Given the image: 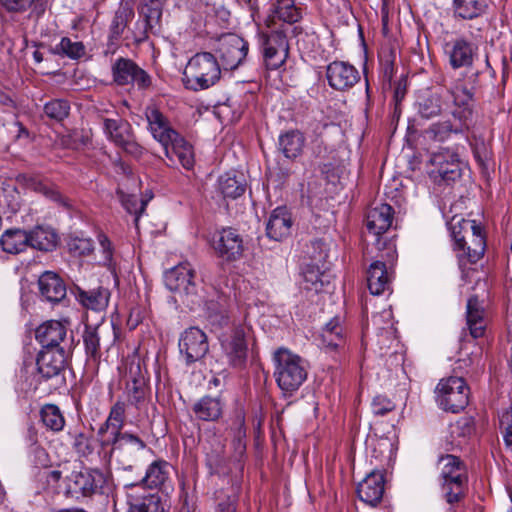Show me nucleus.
Segmentation results:
<instances>
[{
	"label": "nucleus",
	"instance_id": "obj_50",
	"mask_svg": "<svg viewBox=\"0 0 512 512\" xmlns=\"http://www.w3.org/2000/svg\"><path fill=\"white\" fill-rule=\"evenodd\" d=\"M323 273L318 264H309L303 270L304 289L320 292L323 287Z\"/></svg>",
	"mask_w": 512,
	"mask_h": 512
},
{
	"label": "nucleus",
	"instance_id": "obj_40",
	"mask_svg": "<svg viewBox=\"0 0 512 512\" xmlns=\"http://www.w3.org/2000/svg\"><path fill=\"white\" fill-rule=\"evenodd\" d=\"M418 114L425 119H431L442 114L444 100L441 94L427 92L418 96Z\"/></svg>",
	"mask_w": 512,
	"mask_h": 512
},
{
	"label": "nucleus",
	"instance_id": "obj_51",
	"mask_svg": "<svg viewBox=\"0 0 512 512\" xmlns=\"http://www.w3.org/2000/svg\"><path fill=\"white\" fill-rule=\"evenodd\" d=\"M43 111L49 119L60 122L69 115L70 105L66 100L54 99L44 105Z\"/></svg>",
	"mask_w": 512,
	"mask_h": 512
},
{
	"label": "nucleus",
	"instance_id": "obj_47",
	"mask_svg": "<svg viewBox=\"0 0 512 512\" xmlns=\"http://www.w3.org/2000/svg\"><path fill=\"white\" fill-rule=\"evenodd\" d=\"M53 55L78 60L85 56L86 48L81 41H72L69 37H63L60 42L50 48Z\"/></svg>",
	"mask_w": 512,
	"mask_h": 512
},
{
	"label": "nucleus",
	"instance_id": "obj_60",
	"mask_svg": "<svg viewBox=\"0 0 512 512\" xmlns=\"http://www.w3.org/2000/svg\"><path fill=\"white\" fill-rule=\"evenodd\" d=\"M99 246L102 252V261L104 265L110 264L113 258V246L109 238L104 233H99L97 236Z\"/></svg>",
	"mask_w": 512,
	"mask_h": 512
},
{
	"label": "nucleus",
	"instance_id": "obj_36",
	"mask_svg": "<svg viewBox=\"0 0 512 512\" xmlns=\"http://www.w3.org/2000/svg\"><path fill=\"white\" fill-rule=\"evenodd\" d=\"M305 145V137L299 130H288L278 138V149L287 159L299 157Z\"/></svg>",
	"mask_w": 512,
	"mask_h": 512
},
{
	"label": "nucleus",
	"instance_id": "obj_35",
	"mask_svg": "<svg viewBox=\"0 0 512 512\" xmlns=\"http://www.w3.org/2000/svg\"><path fill=\"white\" fill-rule=\"evenodd\" d=\"M170 470L171 465L167 461L163 459L155 460L147 467L140 484L151 489H159L169 481Z\"/></svg>",
	"mask_w": 512,
	"mask_h": 512
},
{
	"label": "nucleus",
	"instance_id": "obj_32",
	"mask_svg": "<svg viewBox=\"0 0 512 512\" xmlns=\"http://www.w3.org/2000/svg\"><path fill=\"white\" fill-rule=\"evenodd\" d=\"M485 311L476 296H471L467 301L466 320L470 335L473 338L482 337L486 329Z\"/></svg>",
	"mask_w": 512,
	"mask_h": 512
},
{
	"label": "nucleus",
	"instance_id": "obj_61",
	"mask_svg": "<svg viewBox=\"0 0 512 512\" xmlns=\"http://www.w3.org/2000/svg\"><path fill=\"white\" fill-rule=\"evenodd\" d=\"M237 424H238V431H237V435L233 441V445H234L236 451L239 453V455H243V453L246 449V444L243 440V438H245V436H246L244 417L239 416L237 418Z\"/></svg>",
	"mask_w": 512,
	"mask_h": 512
},
{
	"label": "nucleus",
	"instance_id": "obj_7",
	"mask_svg": "<svg viewBox=\"0 0 512 512\" xmlns=\"http://www.w3.org/2000/svg\"><path fill=\"white\" fill-rule=\"evenodd\" d=\"M439 406L448 412L458 413L469 403L470 389L462 377L442 378L435 389Z\"/></svg>",
	"mask_w": 512,
	"mask_h": 512
},
{
	"label": "nucleus",
	"instance_id": "obj_1",
	"mask_svg": "<svg viewBox=\"0 0 512 512\" xmlns=\"http://www.w3.org/2000/svg\"><path fill=\"white\" fill-rule=\"evenodd\" d=\"M126 419V403L116 401L110 408L108 417L100 425L97 439L101 448L110 456L116 455L122 464L132 468L137 453L146 448V443L137 435L123 432Z\"/></svg>",
	"mask_w": 512,
	"mask_h": 512
},
{
	"label": "nucleus",
	"instance_id": "obj_43",
	"mask_svg": "<svg viewBox=\"0 0 512 512\" xmlns=\"http://www.w3.org/2000/svg\"><path fill=\"white\" fill-rule=\"evenodd\" d=\"M218 189L224 197L236 199L244 194L246 182L243 175L225 173L219 177Z\"/></svg>",
	"mask_w": 512,
	"mask_h": 512
},
{
	"label": "nucleus",
	"instance_id": "obj_58",
	"mask_svg": "<svg viewBox=\"0 0 512 512\" xmlns=\"http://www.w3.org/2000/svg\"><path fill=\"white\" fill-rule=\"evenodd\" d=\"M500 428L503 431V438L508 447H512V407L502 413L500 417Z\"/></svg>",
	"mask_w": 512,
	"mask_h": 512
},
{
	"label": "nucleus",
	"instance_id": "obj_17",
	"mask_svg": "<svg viewBox=\"0 0 512 512\" xmlns=\"http://www.w3.org/2000/svg\"><path fill=\"white\" fill-rule=\"evenodd\" d=\"M165 286L180 296H194L197 293L196 273L189 262H183L166 271Z\"/></svg>",
	"mask_w": 512,
	"mask_h": 512
},
{
	"label": "nucleus",
	"instance_id": "obj_59",
	"mask_svg": "<svg viewBox=\"0 0 512 512\" xmlns=\"http://www.w3.org/2000/svg\"><path fill=\"white\" fill-rule=\"evenodd\" d=\"M394 408L395 404L386 396L378 395L372 401V411L375 415L384 416Z\"/></svg>",
	"mask_w": 512,
	"mask_h": 512
},
{
	"label": "nucleus",
	"instance_id": "obj_6",
	"mask_svg": "<svg viewBox=\"0 0 512 512\" xmlns=\"http://www.w3.org/2000/svg\"><path fill=\"white\" fill-rule=\"evenodd\" d=\"M274 376L279 388L284 392H294L299 389L307 378L304 360L285 348H279L274 353Z\"/></svg>",
	"mask_w": 512,
	"mask_h": 512
},
{
	"label": "nucleus",
	"instance_id": "obj_20",
	"mask_svg": "<svg viewBox=\"0 0 512 512\" xmlns=\"http://www.w3.org/2000/svg\"><path fill=\"white\" fill-rule=\"evenodd\" d=\"M179 350L187 364L201 360L209 350L206 334L197 327L186 329L179 339Z\"/></svg>",
	"mask_w": 512,
	"mask_h": 512
},
{
	"label": "nucleus",
	"instance_id": "obj_37",
	"mask_svg": "<svg viewBox=\"0 0 512 512\" xmlns=\"http://www.w3.org/2000/svg\"><path fill=\"white\" fill-rule=\"evenodd\" d=\"M196 417L203 421H216L223 412V403L218 397L204 396L192 408Z\"/></svg>",
	"mask_w": 512,
	"mask_h": 512
},
{
	"label": "nucleus",
	"instance_id": "obj_49",
	"mask_svg": "<svg viewBox=\"0 0 512 512\" xmlns=\"http://www.w3.org/2000/svg\"><path fill=\"white\" fill-rule=\"evenodd\" d=\"M77 298L83 306L92 310H102L108 304V293L101 288L91 291L79 290Z\"/></svg>",
	"mask_w": 512,
	"mask_h": 512
},
{
	"label": "nucleus",
	"instance_id": "obj_41",
	"mask_svg": "<svg viewBox=\"0 0 512 512\" xmlns=\"http://www.w3.org/2000/svg\"><path fill=\"white\" fill-rule=\"evenodd\" d=\"M47 0H0L1 7L8 13H24L31 10V16L41 17L46 10Z\"/></svg>",
	"mask_w": 512,
	"mask_h": 512
},
{
	"label": "nucleus",
	"instance_id": "obj_15",
	"mask_svg": "<svg viewBox=\"0 0 512 512\" xmlns=\"http://www.w3.org/2000/svg\"><path fill=\"white\" fill-rule=\"evenodd\" d=\"M249 44L236 34H226L219 39L217 54L219 63L224 70L238 68L246 59Z\"/></svg>",
	"mask_w": 512,
	"mask_h": 512
},
{
	"label": "nucleus",
	"instance_id": "obj_53",
	"mask_svg": "<svg viewBox=\"0 0 512 512\" xmlns=\"http://www.w3.org/2000/svg\"><path fill=\"white\" fill-rule=\"evenodd\" d=\"M122 205L131 214H135V223L137 224L140 215L144 212L146 207V201L138 200L136 195L124 194L118 191Z\"/></svg>",
	"mask_w": 512,
	"mask_h": 512
},
{
	"label": "nucleus",
	"instance_id": "obj_48",
	"mask_svg": "<svg viewBox=\"0 0 512 512\" xmlns=\"http://www.w3.org/2000/svg\"><path fill=\"white\" fill-rule=\"evenodd\" d=\"M40 419L43 425L53 432H60L65 426V418L55 404H45L40 410Z\"/></svg>",
	"mask_w": 512,
	"mask_h": 512
},
{
	"label": "nucleus",
	"instance_id": "obj_12",
	"mask_svg": "<svg viewBox=\"0 0 512 512\" xmlns=\"http://www.w3.org/2000/svg\"><path fill=\"white\" fill-rule=\"evenodd\" d=\"M260 42L264 64L267 69L276 70L285 64L289 54V43L283 31L262 32Z\"/></svg>",
	"mask_w": 512,
	"mask_h": 512
},
{
	"label": "nucleus",
	"instance_id": "obj_30",
	"mask_svg": "<svg viewBox=\"0 0 512 512\" xmlns=\"http://www.w3.org/2000/svg\"><path fill=\"white\" fill-rule=\"evenodd\" d=\"M134 8L130 1L122 0L111 20L108 33V46L115 45L122 37L128 24L134 18Z\"/></svg>",
	"mask_w": 512,
	"mask_h": 512
},
{
	"label": "nucleus",
	"instance_id": "obj_39",
	"mask_svg": "<svg viewBox=\"0 0 512 512\" xmlns=\"http://www.w3.org/2000/svg\"><path fill=\"white\" fill-rule=\"evenodd\" d=\"M29 238L27 231L22 229H8L0 237L2 250L9 254H18L26 250Z\"/></svg>",
	"mask_w": 512,
	"mask_h": 512
},
{
	"label": "nucleus",
	"instance_id": "obj_13",
	"mask_svg": "<svg viewBox=\"0 0 512 512\" xmlns=\"http://www.w3.org/2000/svg\"><path fill=\"white\" fill-rule=\"evenodd\" d=\"M67 322L58 320L45 321L39 325L35 330V339L41 345V349H59L63 348L66 351L73 349V336H67L68 326Z\"/></svg>",
	"mask_w": 512,
	"mask_h": 512
},
{
	"label": "nucleus",
	"instance_id": "obj_10",
	"mask_svg": "<svg viewBox=\"0 0 512 512\" xmlns=\"http://www.w3.org/2000/svg\"><path fill=\"white\" fill-rule=\"evenodd\" d=\"M71 353L72 351H66L63 348L41 349L36 358L38 382L48 380L63 382V374Z\"/></svg>",
	"mask_w": 512,
	"mask_h": 512
},
{
	"label": "nucleus",
	"instance_id": "obj_25",
	"mask_svg": "<svg viewBox=\"0 0 512 512\" xmlns=\"http://www.w3.org/2000/svg\"><path fill=\"white\" fill-rule=\"evenodd\" d=\"M222 348L231 366L235 368L245 366L248 347L243 328H235L231 337L222 342Z\"/></svg>",
	"mask_w": 512,
	"mask_h": 512
},
{
	"label": "nucleus",
	"instance_id": "obj_11",
	"mask_svg": "<svg viewBox=\"0 0 512 512\" xmlns=\"http://www.w3.org/2000/svg\"><path fill=\"white\" fill-rule=\"evenodd\" d=\"M103 127L108 139L116 146L135 158L141 157L143 147L136 142L132 127L128 121L120 117L104 118Z\"/></svg>",
	"mask_w": 512,
	"mask_h": 512
},
{
	"label": "nucleus",
	"instance_id": "obj_26",
	"mask_svg": "<svg viewBox=\"0 0 512 512\" xmlns=\"http://www.w3.org/2000/svg\"><path fill=\"white\" fill-rule=\"evenodd\" d=\"M447 51L449 63L453 69L469 68L477 56L478 47L473 42L461 37L455 39L449 45Z\"/></svg>",
	"mask_w": 512,
	"mask_h": 512
},
{
	"label": "nucleus",
	"instance_id": "obj_24",
	"mask_svg": "<svg viewBox=\"0 0 512 512\" xmlns=\"http://www.w3.org/2000/svg\"><path fill=\"white\" fill-rule=\"evenodd\" d=\"M125 374L126 393L128 401L138 405L145 399L147 392V381L142 373L139 361H132L128 364Z\"/></svg>",
	"mask_w": 512,
	"mask_h": 512
},
{
	"label": "nucleus",
	"instance_id": "obj_63",
	"mask_svg": "<svg viewBox=\"0 0 512 512\" xmlns=\"http://www.w3.org/2000/svg\"><path fill=\"white\" fill-rule=\"evenodd\" d=\"M238 498L236 495H229L220 499L215 512H237Z\"/></svg>",
	"mask_w": 512,
	"mask_h": 512
},
{
	"label": "nucleus",
	"instance_id": "obj_28",
	"mask_svg": "<svg viewBox=\"0 0 512 512\" xmlns=\"http://www.w3.org/2000/svg\"><path fill=\"white\" fill-rule=\"evenodd\" d=\"M394 210L389 204L381 203L372 207L366 214V227L376 238L384 234L392 225Z\"/></svg>",
	"mask_w": 512,
	"mask_h": 512
},
{
	"label": "nucleus",
	"instance_id": "obj_3",
	"mask_svg": "<svg viewBox=\"0 0 512 512\" xmlns=\"http://www.w3.org/2000/svg\"><path fill=\"white\" fill-rule=\"evenodd\" d=\"M450 223L451 235L454 240V249L458 251L459 265L464 267L467 263L474 264L484 255L486 240L482 228L474 220L460 219Z\"/></svg>",
	"mask_w": 512,
	"mask_h": 512
},
{
	"label": "nucleus",
	"instance_id": "obj_5",
	"mask_svg": "<svg viewBox=\"0 0 512 512\" xmlns=\"http://www.w3.org/2000/svg\"><path fill=\"white\" fill-rule=\"evenodd\" d=\"M221 66L215 55L198 52L190 58L184 71L187 87L194 91L214 86L221 78Z\"/></svg>",
	"mask_w": 512,
	"mask_h": 512
},
{
	"label": "nucleus",
	"instance_id": "obj_27",
	"mask_svg": "<svg viewBox=\"0 0 512 512\" xmlns=\"http://www.w3.org/2000/svg\"><path fill=\"white\" fill-rule=\"evenodd\" d=\"M393 271L383 261H374L367 270V286L372 295L390 291Z\"/></svg>",
	"mask_w": 512,
	"mask_h": 512
},
{
	"label": "nucleus",
	"instance_id": "obj_55",
	"mask_svg": "<svg viewBox=\"0 0 512 512\" xmlns=\"http://www.w3.org/2000/svg\"><path fill=\"white\" fill-rule=\"evenodd\" d=\"M377 249L381 252L379 255L378 261H383L386 263V266L392 269L396 259H397V250L396 245L392 241H381L380 238H376Z\"/></svg>",
	"mask_w": 512,
	"mask_h": 512
},
{
	"label": "nucleus",
	"instance_id": "obj_4",
	"mask_svg": "<svg viewBox=\"0 0 512 512\" xmlns=\"http://www.w3.org/2000/svg\"><path fill=\"white\" fill-rule=\"evenodd\" d=\"M443 464L440 473L441 490L450 505L461 502L468 489V474L464 462L457 456L447 454L439 458Z\"/></svg>",
	"mask_w": 512,
	"mask_h": 512
},
{
	"label": "nucleus",
	"instance_id": "obj_38",
	"mask_svg": "<svg viewBox=\"0 0 512 512\" xmlns=\"http://www.w3.org/2000/svg\"><path fill=\"white\" fill-rule=\"evenodd\" d=\"M167 500L158 492L149 493L130 503L128 512H168Z\"/></svg>",
	"mask_w": 512,
	"mask_h": 512
},
{
	"label": "nucleus",
	"instance_id": "obj_62",
	"mask_svg": "<svg viewBox=\"0 0 512 512\" xmlns=\"http://www.w3.org/2000/svg\"><path fill=\"white\" fill-rule=\"evenodd\" d=\"M40 191L47 198H49L50 200L58 203L59 205H61L63 207H68L69 206L67 198L65 196H63L61 194V192L57 188H55L53 186L42 185L41 188H40Z\"/></svg>",
	"mask_w": 512,
	"mask_h": 512
},
{
	"label": "nucleus",
	"instance_id": "obj_22",
	"mask_svg": "<svg viewBox=\"0 0 512 512\" xmlns=\"http://www.w3.org/2000/svg\"><path fill=\"white\" fill-rule=\"evenodd\" d=\"M385 490L384 470H372L357 487V495L361 501L376 506L383 498Z\"/></svg>",
	"mask_w": 512,
	"mask_h": 512
},
{
	"label": "nucleus",
	"instance_id": "obj_2",
	"mask_svg": "<svg viewBox=\"0 0 512 512\" xmlns=\"http://www.w3.org/2000/svg\"><path fill=\"white\" fill-rule=\"evenodd\" d=\"M447 92L452 98L453 121L437 122L427 129L426 133L436 141H444L451 134H465L473 121L474 87L468 88L462 79H457L450 85Z\"/></svg>",
	"mask_w": 512,
	"mask_h": 512
},
{
	"label": "nucleus",
	"instance_id": "obj_31",
	"mask_svg": "<svg viewBox=\"0 0 512 512\" xmlns=\"http://www.w3.org/2000/svg\"><path fill=\"white\" fill-rule=\"evenodd\" d=\"M41 295L49 302L58 303L66 296L63 280L53 272L43 273L38 280Z\"/></svg>",
	"mask_w": 512,
	"mask_h": 512
},
{
	"label": "nucleus",
	"instance_id": "obj_52",
	"mask_svg": "<svg viewBox=\"0 0 512 512\" xmlns=\"http://www.w3.org/2000/svg\"><path fill=\"white\" fill-rule=\"evenodd\" d=\"M70 443L79 456H88L93 452L91 437L81 431H69Z\"/></svg>",
	"mask_w": 512,
	"mask_h": 512
},
{
	"label": "nucleus",
	"instance_id": "obj_57",
	"mask_svg": "<svg viewBox=\"0 0 512 512\" xmlns=\"http://www.w3.org/2000/svg\"><path fill=\"white\" fill-rule=\"evenodd\" d=\"M380 71L383 78V81L390 82L393 78L395 68H394V55L392 52L380 55Z\"/></svg>",
	"mask_w": 512,
	"mask_h": 512
},
{
	"label": "nucleus",
	"instance_id": "obj_33",
	"mask_svg": "<svg viewBox=\"0 0 512 512\" xmlns=\"http://www.w3.org/2000/svg\"><path fill=\"white\" fill-rule=\"evenodd\" d=\"M206 315L212 325L225 326L229 321L230 299L223 293H217L215 298L207 300Z\"/></svg>",
	"mask_w": 512,
	"mask_h": 512
},
{
	"label": "nucleus",
	"instance_id": "obj_29",
	"mask_svg": "<svg viewBox=\"0 0 512 512\" xmlns=\"http://www.w3.org/2000/svg\"><path fill=\"white\" fill-rule=\"evenodd\" d=\"M320 345L328 351L343 350L346 345V331L339 316L332 318L321 329Z\"/></svg>",
	"mask_w": 512,
	"mask_h": 512
},
{
	"label": "nucleus",
	"instance_id": "obj_34",
	"mask_svg": "<svg viewBox=\"0 0 512 512\" xmlns=\"http://www.w3.org/2000/svg\"><path fill=\"white\" fill-rule=\"evenodd\" d=\"M172 160H169V166L175 164V158L182 165L183 168L190 170L195 163L193 146L179 133L174 137L169 145Z\"/></svg>",
	"mask_w": 512,
	"mask_h": 512
},
{
	"label": "nucleus",
	"instance_id": "obj_9",
	"mask_svg": "<svg viewBox=\"0 0 512 512\" xmlns=\"http://www.w3.org/2000/svg\"><path fill=\"white\" fill-rule=\"evenodd\" d=\"M429 164V176L437 184L450 185L462 177V163L453 151L446 149L433 153Z\"/></svg>",
	"mask_w": 512,
	"mask_h": 512
},
{
	"label": "nucleus",
	"instance_id": "obj_18",
	"mask_svg": "<svg viewBox=\"0 0 512 512\" xmlns=\"http://www.w3.org/2000/svg\"><path fill=\"white\" fill-rule=\"evenodd\" d=\"M211 246L217 255L227 262H233L240 259L244 252V242L242 236L236 229L223 228L215 233L212 238Z\"/></svg>",
	"mask_w": 512,
	"mask_h": 512
},
{
	"label": "nucleus",
	"instance_id": "obj_45",
	"mask_svg": "<svg viewBox=\"0 0 512 512\" xmlns=\"http://www.w3.org/2000/svg\"><path fill=\"white\" fill-rule=\"evenodd\" d=\"M85 353L89 360L97 362L101 358V328L99 325H85L82 335Z\"/></svg>",
	"mask_w": 512,
	"mask_h": 512
},
{
	"label": "nucleus",
	"instance_id": "obj_42",
	"mask_svg": "<svg viewBox=\"0 0 512 512\" xmlns=\"http://www.w3.org/2000/svg\"><path fill=\"white\" fill-rule=\"evenodd\" d=\"M27 236L29 238L28 246L41 251L53 250L58 241V236L52 229L41 226L27 232Z\"/></svg>",
	"mask_w": 512,
	"mask_h": 512
},
{
	"label": "nucleus",
	"instance_id": "obj_64",
	"mask_svg": "<svg viewBox=\"0 0 512 512\" xmlns=\"http://www.w3.org/2000/svg\"><path fill=\"white\" fill-rule=\"evenodd\" d=\"M457 427L462 429L463 436L471 434L474 430L472 418H462L457 422Z\"/></svg>",
	"mask_w": 512,
	"mask_h": 512
},
{
	"label": "nucleus",
	"instance_id": "obj_16",
	"mask_svg": "<svg viewBox=\"0 0 512 512\" xmlns=\"http://www.w3.org/2000/svg\"><path fill=\"white\" fill-rule=\"evenodd\" d=\"M144 115L148 123V130L153 138L163 146L168 160H172L169 145L172 139L177 137L178 132L156 105L147 106Z\"/></svg>",
	"mask_w": 512,
	"mask_h": 512
},
{
	"label": "nucleus",
	"instance_id": "obj_56",
	"mask_svg": "<svg viewBox=\"0 0 512 512\" xmlns=\"http://www.w3.org/2000/svg\"><path fill=\"white\" fill-rule=\"evenodd\" d=\"M330 243L324 238L315 239L311 241L310 257L315 262L314 264H324L329 256Z\"/></svg>",
	"mask_w": 512,
	"mask_h": 512
},
{
	"label": "nucleus",
	"instance_id": "obj_46",
	"mask_svg": "<svg viewBox=\"0 0 512 512\" xmlns=\"http://www.w3.org/2000/svg\"><path fill=\"white\" fill-rule=\"evenodd\" d=\"M273 14L277 19L293 24L302 18V9L294 0H276L273 4Z\"/></svg>",
	"mask_w": 512,
	"mask_h": 512
},
{
	"label": "nucleus",
	"instance_id": "obj_14",
	"mask_svg": "<svg viewBox=\"0 0 512 512\" xmlns=\"http://www.w3.org/2000/svg\"><path fill=\"white\" fill-rule=\"evenodd\" d=\"M105 483V475L99 469L73 471L67 478V493L75 497H91L100 493Z\"/></svg>",
	"mask_w": 512,
	"mask_h": 512
},
{
	"label": "nucleus",
	"instance_id": "obj_19",
	"mask_svg": "<svg viewBox=\"0 0 512 512\" xmlns=\"http://www.w3.org/2000/svg\"><path fill=\"white\" fill-rule=\"evenodd\" d=\"M326 78L332 89L345 92L360 81V73L352 64L335 60L327 65Z\"/></svg>",
	"mask_w": 512,
	"mask_h": 512
},
{
	"label": "nucleus",
	"instance_id": "obj_21",
	"mask_svg": "<svg viewBox=\"0 0 512 512\" xmlns=\"http://www.w3.org/2000/svg\"><path fill=\"white\" fill-rule=\"evenodd\" d=\"M140 17L143 18V24H136L133 31V40L140 44L149 38V33L159 25L162 17V4L159 0H148L139 10Z\"/></svg>",
	"mask_w": 512,
	"mask_h": 512
},
{
	"label": "nucleus",
	"instance_id": "obj_54",
	"mask_svg": "<svg viewBox=\"0 0 512 512\" xmlns=\"http://www.w3.org/2000/svg\"><path fill=\"white\" fill-rule=\"evenodd\" d=\"M67 247L70 253L76 256L89 255L93 251V242L89 238L70 237L67 241Z\"/></svg>",
	"mask_w": 512,
	"mask_h": 512
},
{
	"label": "nucleus",
	"instance_id": "obj_44",
	"mask_svg": "<svg viewBox=\"0 0 512 512\" xmlns=\"http://www.w3.org/2000/svg\"><path fill=\"white\" fill-rule=\"evenodd\" d=\"M454 16L463 20H472L481 16L487 7L486 0H453Z\"/></svg>",
	"mask_w": 512,
	"mask_h": 512
},
{
	"label": "nucleus",
	"instance_id": "obj_8",
	"mask_svg": "<svg viewBox=\"0 0 512 512\" xmlns=\"http://www.w3.org/2000/svg\"><path fill=\"white\" fill-rule=\"evenodd\" d=\"M111 74L118 86L133 85L146 91L153 85L151 75L130 58L118 57L111 65Z\"/></svg>",
	"mask_w": 512,
	"mask_h": 512
},
{
	"label": "nucleus",
	"instance_id": "obj_23",
	"mask_svg": "<svg viewBox=\"0 0 512 512\" xmlns=\"http://www.w3.org/2000/svg\"><path fill=\"white\" fill-rule=\"evenodd\" d=\"M293 224L289 209L285 206L276 207L268 217L266 235L271 240L283 241L291 235Z\"/></svg>",
	"mask_w": 512,
	"mask_h": 512
}]
</instances>
